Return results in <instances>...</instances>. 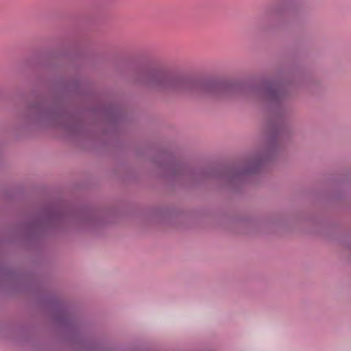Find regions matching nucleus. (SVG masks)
Segmentation results:
<instances>
[{
	"label": "nucleus",
	"mask_w": 351,
	"mask_h": 351,
	"mask_svg": "<svg viewBox=\"0 0 351 351\" xmlns=\"http://www.w3.org/2000/svg\"><path fill=\"white\" fill-rule=\"evenodd\" d=\"M156 80L159 84H163L167 82V80L164 77H157Z\"/></svg>",
	"instance_id": "nucleus-1"
}]
</instances>
